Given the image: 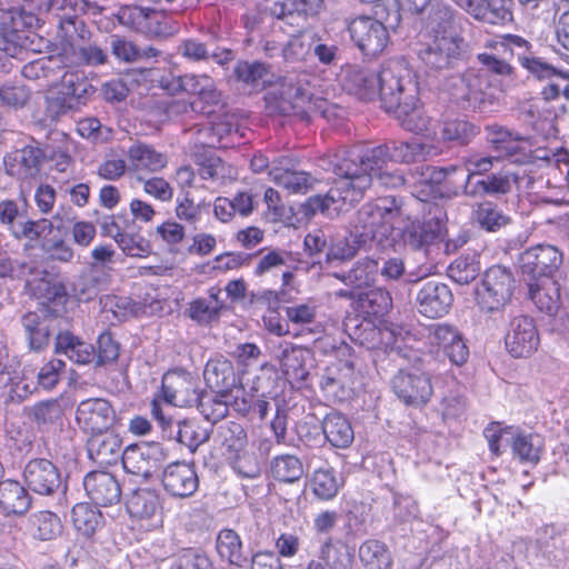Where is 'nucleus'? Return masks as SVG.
Returning <instances> with one entry per match:
<instances>
[{"label": "nucleus", "instance_id": "f257e3e1", "mask_svg": "<svg viewBox=\"0 0 569 569\" xmlns=\"http://www.w3.org/2000/svg\"><path fill=\"white\" fill-rule=\"evenodd\" d=\"M389 148L352 147L337 153L329 160L330 169L337 176L333 184L325 196L309 199L313 211H336L343 206H352L360 201L376 178L380 186L397 188L405 183L403 174L389 168Z\"/></svg>", "mask_w": 569, "mask_h": 569}, {"label": "nucleus", "instance_id": "f03ea898", "mask_svg": "<svg viewBox=\"0 0 569 569\" xmlns=\"http://www.w3.org/2000/svg\"><path fill=\"white\" fill-rule=\"evenodd\" d=\"M426 34L429 41L421 44L417 53L431 70L448 68L465 48L455 13L448 6L436 4L431 8L426 21Z\"/></svg>", "mask_w": 569, "mask_h": 569}, {"label": "nucleus", "instance_id": "7ed1b4c3", "mask_svg": "<svg viewBox=\"0 0 569 569\" xmlns=\"http://www.w3.org/2000/svg\"><path fill=\"white\" fill-rule=\"evenodd\" d=\"M406 220H409V213L403 202L393 196H388L366 202L358 210L352 228L368 243L377 241L382 244L396 229H400V224Z\"/></svg>", "mask_w": 569, "mask_h": 569}, {"label": "nucleus", "instance_id": "20e7f679", "mask_svg": "<svg viewBox=\"0 0 569 569\" xmlns=\"http://www.w3.org/2000/svg\"><path fill=\"white\" fill-rule=\"evenodd\" d=\"M419 89L411 69L403 60H390L377 76V94L387 112L399 107L403 100L416 99Z\"/></svg>", "mask_w": 569, "mask_h": 569}, {"label": "nucleus", "instance_id": "39448f33", "mask_svg": "<svg viewBox=\"0 0 569 569\" xmlns=\"http://www.w3.org/2000/svg\"><path fill=\"white\" fill-rule=\"evenodd\" d=\"M307 73H289L280 83L281 111L301 117L320 114L329 118V103L326 99L315 97L310 90Z\"/></svg>", "mask_w": 569, "mask_h": 569}, {"label": "nucleus", "instance_id": "423d86ee", "mask_svg": "<svg viewBox=\"0 0 569 569\" xmlns=\"http://www.w3.org/2000/svg\"><path fill=\"white\" fill-rule=\"evenodd\" d=\"M448 87L452 101L465 110L481 111L495 99L490 77L482 69L470 68L451 77Z\"/></svg>", "mask_w": 569, "mask_h": 569}, {"label": "nucleus", "instance_id": "0eeeda50", "mask_svg": "<svg viewBox=\"0 0 569 569\" xmlns=\"http://www.w3.org/2000/svg\"><path fill=\"white\" fill-rule=\"evenodd\" d=\"M513 278L505 267L489 268L476 289V301L486 312H497L507 306L513 292Z\"/></svg>", "mask_w": 569, "mask_h": 569}, {"label": "nucleus", "instance_id": "6e6552de", "mask_svg": "<svg viewBox=\"0 0 569 569\" xmlns=\"http://www.w3.org/2000/svg\"><path fill=\"white\" fill-rule=\"evenodd\" d=\"M167 459L168 452L161 443L141 442L127 447L121 461L128 473L148 479Z\"/></svg>", "mask_w": 569, "mask_h": 569}, {"label": "nucleus", "instance_id": "1a4fd4ad", "mask_svg": "<svg viewBox=\"0 0 569 569\" xmlns=\"http://www.w3.org/2000/svg\"><path fill=\"white\" fill-rule=\"evenodd\" d=\"M459 173V166L446 168L426 166L417 186V188H420L417 190V198L422 202H428L430 199L456 197L449 191L457 188Z\"/></svg>", "mask_w": 569, "mask_h": 569}, {"label": "nucleus", "instance_id": "9d476101", "mask_svg": "<svg viewBox=\"0 0 569 569\" xmlns=\"http://www.w3.org/2000/svg\"><path fill=\"white\" fill-rule=\"evenodd\" d=\"M116 419V410L104 398L82 400L76 409V422L86 433L107 431L114 425Z\"/></svg>", "mask_w": 569, "mask_h": 569}, {"label": "nucleus", "instance_id": "9b49d317", "mask_svg": "<svg viewBox=\"0 0 569 569\" xmlns=\"http://www.w3.org/2000/svg\"><path fill=\"white\" fill-rule=\"evenodd\" d=\"M158 396L167 405L191 407L199 400L198 385L187 371H168L162 378L161 392Z\"/></svg>", "mask_w": 569, "mask_h": 569}, {"label": "nucleus", "instance_id": "f8f14e48", "mask_svg": "<svg viewBox=\"0 0 569 569\" xmlns=\"http://www.w3.org/2000/svg\"><path fill=\"white\" fill-rule=\"evenodd\" d=\"M392 389L403 403L415 407L425 406L433 395L430 376L419 371H399Z\"/></svg>", "mask_w": 569, "mask_h": 569}, {"label": "nucleus", "instance_id": "ddd939ff", "mask_svg": "<svg viewBox=\"0 0 569 569\" xmlns=\"http://www.w3.org/2000/svg\"><path fill=\"white\" fill-rule=\"evenodd\" d=\"M355 44L366 54L376 56L383 51L389 41L385 24L371 17H359L349 23Z\"/></svg>", "mask_w": 569, "mask_h": 569}, {"label": "nucleus", "instance_id": "4468645a", "mask_svg": "<svg viewBox=\"0 0 569 569\" xmlns=\"http://www.w3.org/2000/svg\"><path fill=\"white\" fill-rule=\"evenodd\" d=\"M525 274L550 278L562 263V253L551 244H537L525 250L519 259Z\"/></svg>", "mask_w": 569, "mask_h": 569}, {"label": "nucleus", "instance_id": "2eb2a0df", "mask_svg": "<svg viewBox=\"0 0 569 569\" xmlns=\"http://www.w3.org/2000/svg\"><path fill=\"white\" fill-rule=\"evenodd\" d=\"M429 214H432V217L423 222L411 221L403 229H398L406 246L412 249H420L442 236L445 228L443 218L446 214L436 206L430 208Z\"/></svg>", "mask_w": 569, "mask_h": 569}, {"label": "nucleus", "instance_id": "dca6fc26", "mask_svg": "<svg viewBox=\"0 0 569 569\" xmlns=\"http://www.w3.org/2000/svg\"><path fill=\"white\" fill-rule=\"evenodd\" d=\"M428 342L442 350L452 365L461 366L469 358V348L460 331L447 323H437L429 328Z\"/></svg>", "mask_w": 569, "mask_h": 569}, {"label": "nucleus", "instance_id": "f3484780", "mask_svg": "<svg viewBox=\"0 0 569 569\" xmlns=\"http://www.w3.org/2000/svg\"><path fill=\"white\" fill-rule=\"evenodd\" d=\"M390 113H393L403 129L421 134L428 141L438 142L437 121L428 117L418 104V96L416 99L403 100Z\"/></svg>", "mask_w": 569, "mask_h": 569}, {"label": "nucleus", "instance_id": "a211bd4d", "mask_svg": "<svg viewBox=\"0 0 569 569\" xmlns=\"http://www.w3.org/2000/svg\"><path fill=\"white\" fill-rule=\"evenodd\" d=\"M161 483L170 496L188 498L197 491L199 479L192 463L174 461L162 470Z\"/></svg>", "mask_w": 569, "mask_h": 569}, {"label": "nucleus", "instance_id": "6ab92c4d", "mask_svg": "<svg viewBox=\"0 0 569 569\" xmlns=\"http://www.w3.org/2000/svg\"><path fill=\"white\" fill-rule=\"evenodd\" d=\"M30 490L41 496H51L63 487L58 468L47 459H33L23 470Z\"/></svg>", "mask_w": 569, "mask_h": 569}, {"label": "nucleus", "instance_id": "aec40b11", "mask_svg": "<svg viewBox=\"0 0 569 569\" xmlns=\"http://www.w3.org/2000/svg\"><path fill=\"white\" fill-rule=\"evenodd\" d=\"M0 223L6 226L16 239L37 240L44 230L51 227L47 220L32 221L24 219L13 200L0 201Z\"/></svg>", "mask_w": 569, "mask_h": 569}, {"label": "nucleus", "instance_id": "412c9836", "mask_svg": "<svg viewBox=\"0 0 569 569\" xmlns=\"http://www.w3.org/2000/svg\"><path fill=\"white\" fill-rule=\"evenodd\" d=\"M450 288L439 281L426 282L417 293L418 311L427 318L436 319L447 315L452 306Z\"/></svg>", "mask_w": 569, "mask_h": 569}, {"label": "nucleus", "instance_id": "4be33fe9", "mask_svg": "<svg viewBox=\"0 0 569 569\" xmlns=\"http://www.w3.org/2000/svg\"><path fill=\"white\" fill-rule=\"evenodd\" d=\"M539 336L531 318L515 317L506 336V347L515 358L529 357L537 350Z\"/></svg>", "mask_w": 569, "mask_h": 569}, {"label": "nucleus", "instance_id": "5701e85b", "mask_svg": "<svg viewBox=\"0 0 569 569\" xmlns=\"http://www.w3.org/2000/svg\"><path fill=\"white\" fill-rule=\"evenodd\" d=\"M83 487L89 499L97 506L107 507L120 501V483L110 472H89L83 479Z\"/></svg>", "mask_w": 569, "mask_h": 569}, {"label": "nucleus", "instance_id": "b1692460", "mask_svg": "<svg viewBox=\"0 0 569 569\" xmlns=\"http://www.w3.org/2000/svg\"><path fill=\"white\" fill-rule=\"evenodd\" d=\"M276 357L289 379L302 381L308 377L307 361L311 357L308 348L283 341L277 346Z\"/></svg>", "mask_w": 569, "mask_h": 569}, {"label": "nucleus", "instance_id": "393cba45", "mask_svg": "<svg viewBox=\"0 0 569 569\" xmlns=\"http://www.w3.org/2000/svg\"><path fill=\"white\" fill-rule=\"evenodd\" d=\"M383 147L389 148L388 159L393 162L410 163L427 160L442 152L438 142H421L417 139L410 141H393Z\"/></svg>", "mask_w": 569, "mask_h": 569}, {"label": "nucleus", "instance_id": "a878e982", "mask_svg": "<svg viewBox=\"0 0 569 569\" xmlns=\"http://www.w3.org/2000/svg\"><path fill=\"white\" fill-rule=\"evenodd\" d=\"M377 76L378 73L361 67L347 66L341 73L343 88L360 99L371 100L377 96Z\"/></svg>", "mask_w": 569, "mask_h": 569}, {"label": "nucleus", "instance_id": "bb28decb", "mask_svg": "<svg viewBox=\"0 0 569 569\" xmlns=\"http://www.w3.org/2000/svg\"><path fill=\"white\" fill-rule=\"evenodd\" d=\"M0 385L2 396L10 401H22L31 396L37 389L36 370L31 367H24L19 372L1 371Z\"/></svg>", "mask_w": 569, "mask_h": 569}, {"label": "nucleus", "instance_id": "cd10ccee", "mask_svg": "<svg viewBox=\"0 0 569 569\" xmlns=\"http://www.w3.org/2000/svg\"><path fill=\"white\" fill-rule=\"evenodd\" d=\"M87 446L90 459L97 463L111 465L122 459V440L114 432L107 430L91 433Z\"/></svg>", "mask_w": 569, "mask_h": 569}, {"label": "nucleus", "instance_id": "c85d7f7f", "mask_svg": "<svg viewBox=\"0 0 569 569\" xmlns=\"http://www.w3.org/2000/svg\"><path fill=\"white\" fill-rule=\"evenodd\" d=\"M477 20L490 24L502 23L511 18L506 0H453Z\"/></svg>", "mask_w": 569, "mask_h": 569}, {"label": "nucleus", "instance_id": "c756f323", "mask_svg": "<svg viewBox=\"0 0 569 569\" xmlns=\"http://www.w3.org/2000/svg\"><path fill=\"white\" fill-rule=\"evenodd\" d=\"M368 244L369 243L353 228L349 232L333 233L331 231L330 244L326 251V262L332 263L350 260L360 248Z\"/></svg>", "mask_w": 569, "mask_h": 569}, {"label": "nucleus", "instance_id": "7c9ffc66", "mask_svg": "<svg viewBox=\"0 0 569 569\" xmlns=\"http://www.w3.org/2000/svg\"><path fill=\"white\" fill-rule=\"evenodd\" d=\"M203 378L210 389L223 392L239 382L232 362L223 357H217L207 362Z\"/></svg>", "mask_w": 569, "mask_h": 569}, {"label": "nucleus", "instance_id": "2f4dec72", "mask_svg": "<svg viewBox=\"0 0 569 569\" xmlns=\"http://www.w3.org/2000/svg\"><path fill=\"white\" fill-rule=\"evenodd\" d=\"M128 170L136 173L157 172L167 166V158L147 144L137 143L129 148Z\"/></svg>", "mask_w": 569, "mask_h": 569}, {"label": "nucleus", "instance_id": "473e14b6", "mask_svg": "<svg viewBox=\"0 0 569 569\" xmlns=\"http://www.w3.org/2000/svg\"><path fill=\"white\" fill-rule=\"evenodd\" d=\"M31 506L28 491L18 481H0V508L7 515H23Z\"/></svg>", "mask_w": 569, "mask_h": 569}, {"label": "nucleus", "instance_id": "72a5a7b5", "mask_svg": "<svg viewBox=\"0 0 569 569\" xmlns=\"http://www.w3.org/2000/svg\"><path fill=\"white\" fill-rule=\"evenodd\" d=\"M56 353H63L78 365L90 363L96 357V350L91 343L80 340L69 331L57 336Z\"/></svg>", "mask_w": 569, "mask_h": 569}, {"label": "nucleus", "instance_id": "f704fd0d", "mask_svg": "<svg viewBox=\"0 0 569 569\" xmlns=\"http://www.w3.org/2000/svg\"><path fill=\"white\" fill-rule=\"evenodd\" d=\"M224 302L220 299V290L211 288L208 297L198 298L190 303L189 317L200 325H209L218 321L221 311L224 309Z\"/></svg>", "mask_w": 569, "mask_h": 569}, {"label": "nucleus", "instance_id": "c9c22d12", "mask_svg": "<svg viewBox=\"0 0 569 569\" xmlns=\"http://www.w3.org/2000/svg\"><path fill=\"white\" fill-rule=\"evenodd\" d=\"M179 86L190 94H194L208 106H216L220 101V93L213 79L207 74L189 73L179 78Z\"/></svg>", "mask_w": 569, "mask_h": 569}, {"label": "nucleus", "instance_id": "e433bc0d", "mask_svg": "<svg viewBox=\"0 0 569 569\" xmlns=\"http://www.w3.org/2000/svg\"><path fill=\"white\" fill-rule=\"evenodd\" d=\"M326 439L336 448H347L353 441V430L348 419L337 411L326 415L322 421Z\"/></svg>", "mask_w": 569, "mask_h": 569}, {"label": "nucleus", "instance_id": "4c0bfd02", "mask_svg": "<svg viewBox=\"0 0 569 569\" xmlns=\"http://www.w3.org/2000/svg\"><path fill=\"white\" fill-rule=\"evenodd\" d=\"M127 509L131 517L139 519L160 518L159 496L150 489H139L132 492L127 501Z\"/></svg>", "mask_w": 569, "mask_h": 569}, {"label": "nucleus", "instance_id": "58836bf2", "mask_svg": "<svg viewBox=\"0 0 569 569\" xmlns=\"http://www.w3.org/2000/svg\"><path fill=\"white\" fill-rule=\"evenodd\" d=\"M343 481L331 467L316 469L310 479V488L313 495L323 501L333 499L341 489Z\"/></svg>", "mask_w": 569, "mask_h": 569}, {"label": "nucleus", "instance_id": "ea45409f", "mask_svg": "<svg viewBox=\"0 0 569 569\" xmlns=\"http://www.w3.org/2000/svg\"><path fill=\"white\" fill-rule=\"evenodd\" d=\"M102 313H110L112 319H109L111 323L114 321L121 322L131 317H136L141 311L142 307L140 303L133 301L130 297L106 295L100 298Z\"/></svg>", "mask_w": 569, "mask_h": 569}, {"label": "nucleus", "instance_id": "a19ab883", "mask_svg": "<svg viewBox=\"0 0 569 569\" xmlns=\"http://www.w3.org/2000/svg\"><path fill=\"white\" fill-rule=\"evenodd\" d=\"M379 264L376 260L363 258L358 260L348 273H335V277L347 286L360 289L371 286L377 278Z\"/></svg>", "mask_w": 569, "mask_h": 569}, {"label": "nucleus", "instance_id": "79ce46f5", "mask_svg": "<svg viewBox=\"0 0 569 569\" xmlns=\"http://www.w3.org/2000/svg\"><path fill=\"white\" fill-rule=\"evenodd\" d=\"M543 447V439L539 435L527 433L518 429L512 455L521 462L537 465L542 455Z\"/></svg>", "mask_w": 569, "mask_h": 569}, {"label": "nucleus", "instance_id": "37998d69", "mask_svg": "<svg viewBox=\"0 0 569 569\" xmlns=\"http://www.w3.org/2000/svg\"><path fill=\"white\" fill-rule=\"evenodd\" d=\"M347 373H339L329 368L322 376L320 387L328 399L333 401H343L350 396V377L352 368L346 363Z\"/></svg>", "mask_w": 569, "mask_h": 569}, {"label": "nucleus", "instance_id": "c03bdc74", "mask_svg": "<svg viewBox=\"0 0 569 569\" xmlns=\"http://www.w3.org/2000/svg\"><path fill=\"white\" fill-rule=\"evenodd\" d=\"M475 222L483 230L497 232L510 223V218L495 203H479L472 212Z\"/></svg>", "mask_w": 569, "mask_h": 569}, {"label": "nucleus", "instance_id": "a18cd8bd", "mask_svg": "<svg viewBox=\"0 0 569 569\" xmlns=\"http://www.w3.org/2000/svg\"><path fill=\"white\" fill-rule=\"evenodd\" d=\"M359 558L366 569H390L391 553L387 546L378 540H367L359 548Z\"/></svg>", "mask_w": 569, "mask_h": 569}, {"label": "nucleus", "instance_id": "49530a36", "mask_svg": "<svg viewBox=\"0 0 569 569\" xmlns=\"http://www.w3.org/2000/svg\"><path fill=\"white\" fill-rule=\"evenodd\" d=\"M270 472L278 481L293 483L302 478L305 469L298 457L280 455L271 460Z\"/></svg>", "mask_w": 569, "mask_h": 569}, {"label": "nucleus", "instance_id": "de8ad7c7", "mask_svg": "<svg viewBox=\"0 0 569 569\" xmlns=\"http://www.w3.org/2000/svg\"><path fill=\"white\" fill-rule=\"evenodd\" d=\"M72 523L86 537L92 536L103 526L102 513L89 503H78L72 509Z\"/></svg>", "mask_w": 569, "mask_h": 569}, {"label": "nucleus", "instance_id": "09e8293b", "mask_svg": "<svg viewBox=\"0 0 569 569\" xmlns=\"http://www.w3.org/2000/svg\"><path fill=\"white\" fill-rule=\"evenodd\" d=\"M487 140L499 153V157H512L522 149V139L512 134L509 130L491 126L487 128Z\"/></svg>", "mask_w": 569, "mask_h": 569}, {"label": "nucleus", "instance_id": "8fccbe9b", "mask_svg": "<svg viewBox=\"0 0 569 569\" xmlns=\"http://www.w3.org/2000/svg\"><path fill=\"white\" fill-rule=\"evenodd\" d=\"M194 405L204 419L213 423L223 419L229 411L226 392L219 390L199 395V400Z\"/></svg>", "mask_w": 569, "mask_h": 569}, {"label": "nucleus", "instance_id": "3c124183", "mask_svg": "<svg viewBox=\"0 0 569 569\" xmlns=\"http://www.w3.org/2000/svg\"><path fill=\"white\" fill-rule=\"evenodd\" d=\"M516 56L521 67L539 80L552 79L559 73V70L539 52L519 51Z\"/></svg>", "mask_w": 569, "mask_h": 569}, {"label": "nucleus", "instance_id": "603ef678", "mask_svg": "<svg viewBox=\"0 0 569 569\" xmlns=\"http://www.w3.org/2000/svg\"><path fill=\"white\" fill-rule=\"evenodd\" d=\"M208 429L201 427L193 419L177 421V430L173 439L194 452L199 446L209 440Z\"/></svg>", "mask_w": 569, "mask_h": 569}, {"label": "nucleus", "instance_id": "864d4df0", "mask_svg": "<svg viewBox=\"0 0 569 569\" xmlns=\"http://www.w3.org/2000/svg\"><path fill=\"white\" fill-rule=\"evenodd\" d=\"M217 552L230 565L240 566L243 560L242 541L232 529H222L216 540Z\"/></svg>", "mask_w": 569, "mask_h": 569}, {"label": "nucleus", "instance_id": "5fc2aeb1", "mask_svg": "<svg viewBox=\"0 0 569 569\" xmlns=\"http://www.w3.org/2000/svg\"><path fill=\"white\" fill-rule=\"evenodd\" d=\"M271 180L290 193H306L311 186V177L303 171L272 168L269 171Z\"/></svg>", "mask_w": 569, "mask_h": 569}, {"label": "nucleus", "instance_id": "6e6d98bb", "mask_svg": "<svg viewBox=\"0 0 569 569\" xmlns=\"http://www.w3.org/2000/svg\"><path fill=\"white\" fill-rule=\"evenodd\" d=\"M517 432L518 428L511 426L501 427L500 423L495 422L485 429L483 435L490 451L496 456H500L508 447L511 448V451L513 450Z\"/></svg>", "mask_w": 569, "mask_h": 569}, {"label": "nucleus", "instance_id": "4d7b16f0", "mask_svg": "<svg viewBox=\"0 0 569 569\" xmlns=\"http://www.w3.org/2000/svg\"><path fill=\"white\" fill-rule=\"evenodd\" d=\"M33 537L40 540H51L62 532L60 518L51 511H39L30 517Z\"/></svg>", "mask_w": 569, "mask_h": 569}, {"label": "nucleus", "instance_id": "13d9d810", "mask_svg": "<svg viewBox=\"0 0 569 569\" xmlns=\"http://www.w3.org/2000/svg\"><path fill=\"white\" fill-rule=\"evenodd\" d=\"M73 97L76 96L73 94ZM81 106V102L76 100V98H71L56 84L47 91L46 111L51 119H57L69 111L78 110Z\"/></svg>", "mask_w": 569, "mask_h": 569}, {"label": "nucleus", "instance_id": "bf43d9fd", "mask_svg": "<svg viewBox=\"0 0 569 569\" xmlns=\"http://www.w3.org/2000/svg\"><path fill=\"white\" fill-rule=\"evenodd\" d=\"M530 298L541 311L552 315L559 307V288L550 280L546 286L530 284Z\"/></svg>", "mask_w": 569, "mask_h": 569}, {"label": "nucleus", "instance_id": "052dcab7", "mask_svg": "<svg viewBox=\"0 0 569 569\" xmlns=\"http://www.w3.org/2000/svg\"><path fill=\"white\" fill-rule=\"evenodd\" d=\"M199 176L204 180L224 183L233 176L231 167L227 166L218 156L209 153L199 160Z\"/></svg>", "mask_w": 569, "mask_h": 569}, {"label": "nucleus", "instance_id": "680f3d73", "mask_svg": "<svg viewBox=\"0 0 569 569\" xmlns=\"http://www.w3.org/2000/svg\"><path fill=\"white\" fill-rule=\"evenodd\" d=\"M30 415L39 426L56 427L62 423L63 408L57 399L47 400L36 403Z\"/></svg>", "mask_w": 569, "mask_h": 569}, {"label": "nucleus", "instance_id": "e2e57ef3", "mask_svg": "<svg viewBox=\"0 0 569 569\" xmlns=\"http://www.w3.org/2000/svg\"><path fill=\"white\" fill-rule=\"evenodd\" d=\"M62 91H66L71 98H74L84 104L86 97L92 90V86L88 82L86 76L80 71H67L61 78V81L56 84Z\"/></svg>", "mask_w": 569, "mask_h": 569}, {"label": "nucleus", "instance_id": "0e129e2a", "mask_svg": "<svg viewBox=\"0 0 569 569\" xmlns=\"http://www.w3.org/2000/svg\"><path fill=\"white\" fill-rule=\"evenodd\" d=\"M478 133L476 126L463 120H451L443 123L441 136L438 137L440 141H457L466 144L469 140Z\"/></svg>", "mask_w": 569, "mask_h": 569}, {"label": "nucleus", "instance_id": "69168bd1", "mask_svg": "<svg viewBox=\"0 0 569 569\" xmlns=\"http://www.w3.org/2000/svg\"><path fill=\"white\" fill-rule=\"evenodd\" d=\"M219 438L221 445L229 451L238 453L247 446V433L244 428L233 421H229L219 427Z\"/></svg>", "mask_w": 569, "mask_h": 569}, {"label": "nucleus", "instance_id": "338daca9", "mask_svg": "<svg viewBox=\"0 0 569 569\" xmlns=\"http://www.w3.org/2000/svg\"><path fill=\"white\" fill-rule=\"evenodd\" d=\"M361 308L369 315L383 316L392 307L390 293L383 288H375L367 291L360 298Z\"/></svg>", "mask_w": 569, "mask_h": 569}, {"label": "nucleus", "instance_id": "774afa93", "mask_svg": "<svg viewBox=\"0 0 569 569\" xmlns=\"http://www.w3.org/2000/svg\"><path fill=\"white\" fill-rule=\"evenodd\" d=\"M172 569H218V567L204 552L196 549H184L176 556Z\"/></svg>", "mask_w": 569, "mask_h": 569}]
</instances>
